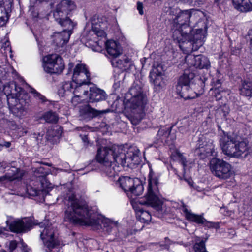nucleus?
Returning <instances> with one entry per match:
<instances>
[{"label": "nucleus", "instance_id": "obj_52", "mask_svg": "<svg viewBox=\"0 0 252 252\" xmlns=\"http://www.w3.org/2000/svg\"><path fill=\"white\" fill-rule=\"evenodd\" d=\"M183 127H180L179 128V131H180V132H183Z\"/></svg>", "mask_w": 252, "mask_h": 252}, {"label": "nucleus", "instance_id": "obj_7", "mask_svg": "<svg viewBox=\"0 0 252 252\" xmlns=\"http://www.w3.org/2000/svg\"><path fill=\"white\" fill-rule=\"evenodd\" d=\"M193 12L188 10L182 11L176 17L175 22L179 25V28L173 32V37L179 43L183 44L187 41L190 42V45L194 44L192 29L189 26Z\"/></svg>", "mask_w": 252, "mask_h": 252}, {"label": "nucleus", "instance_id": "obj_29", "mask_svg": "<svg viewBox=\"0 0 252 252\" xmlns=\"http://www.w3.org/2000/svg\"><path fill=\"white\" fill-rule=\"evenodd\" d=\"M73 85L71 82H65L63 83L58 90V94L63 97L72 94Z\"/></svg>", "mask_w": 252, "mask_h": 252}, {"label": "nucleus", "instance_id": "obj_33", "mask_svg": "<svg viewBox=\"0 0 252 252\" xmlns=\"http://www.w3.org/2000/svg\"><path fill=\"white\" fill-rule=\"evenodd\" d=\"M61 26L65 28L63 31L70 32V35L72 33V30L76 25V24L73 22L68 16L64 20L62 21V23H59Z\"/></svg>", "mask_w": 252, "mask_h": 252}, {"label": "nucleus", "instance_id": "obj_35", "mask_svg": "<svg viewBox=\"0 0 252 252\" xmlns=\"http://www.w3.org/2000/svg\"><path fill=\"white\" fill-rule=\"evenodd\" d=\"M43 118L48 123H56L58 120L56 114L51 111L46 113L43 116Z\"/></svg>", "mask_w": 252, "mask_h": 252}, {"label": "nucleus", "instance_id": "obj_57", "mask_svg": "<svg viewBox=\"0 0 252 252\" xmlns=\"http://www.w3.org/2000/svg\"><path fill=\"white\" fill-rule=\"evenodd\" d=\"M162 130H159V131H158V133L160 134V133H162Z\"/></svg>", "mask_w": 252, "mask_h": 252}, {"label": "nucleus", "instance_id": "obj_22", "mask_svg": "<svg viewBox=\"0 0 252 252\" xmlns=\"http://www.w3.org/2000/svg\"><path fill=\"white\" fill-rule=\"evenodd\" d=\"M177 92L180 96L185 99H193L197 94L191 89L190 86L177 85Z\"/></svg>", "mask_w": 252, "mask_h": 252}, {"label": "nucleus", "instance_id": "obj_43", "mask_svg": "<svg viewBox=\"0 0 252 252\" xmlns=\"http://www.w3.org/2000/svg\"><path fill=\"white\" fill-rule=\"evenodd\" d=\"M34 135V138L36 139L37 143H41V141H42V137H43V133H38L36 134V133H34L33 134Z\"/></svg>", "mask_w": 252, "mask_h": 252}, {"label": "nucleus", "instance_id": "obj_53", "mask_svg": "<svg viewBox=\"0 0 252 252\" xmlns=\"http://www.w3.org/2000/svg\"><path fill=\"white\" fill-rule=\"evenodd\" d=\"M73 67L72 63H70L69 64V69H70V68H71V67Z\"/></svg>", "mask_w": 252, "mask_h": 252}, {"label": "nucleus", "instance_id": "obj_60", "mask_svg": "<svg viewBox=\"0 0 252 252\" xmlns=\"http://www.w3.org/2000/svg\"><path fill=\"white\" fill-rule=\"evenodd\" d=\"M1 252H6V251H5V250H2V251H1Z\"/></svg>", "mask_w": 252, "mask_h": 252}, {"label": "nucleus", "instance_id": "obj_1", "mask_svg": "<svg viewBox=\"0 0 252 252\" xmlns=\"http://www.w3.org/2000/svg\"><path fill=\"white\" fill-rule=\"evenodd\" d=\"M66 192L61 195L66 206L64 216L65 221L89 225L97 229L101 228L108 234L117 235V222L108 218L96 217L92 212L85 201L76 198L72 189H66Z\"/></svg>", "mask_w": 252, "mask_h": 252}, {"label": "nucleus", "instance_id": "obj_15", "mask_svg": "<svg viewBox=\"0 0 252 252\" xmlns=\"http://www.w3.org/2000/svg\"><path fill=\"white\" fill-rule=\"evenodd\" d=\"M182 204V211L186 219L189 221L203 225L208 228H218L219 227V223L208 221L202 215H199L193 213L191 210H188L183 203Z\"/></svg>", "mask_w": 252, "mask_h": 252}, {"label": "nucleus", "instance_id": "obj_48", "mask_svg": "<svg viewBox=\"0 0 252 252\" xmlns=\"http://www.w3.org/2000/svg\"><path fill=\"white\" fill-rule=\"evenodd\" d=\"M6 164V163L4 162L0 163V167L2 168V170H3L4 169H5L6 168L5 167Z\"/></svg>", "mask_w": 252, "mask_h": 252}, {"label": "nucleus", "instance_id": "obj_44", "mask_svg": "<svg viewBox=\"0 0 252 252\" xmlns=\"http://www.w3.org/2000/svg\"><path fill=\"white\" fill-rule=\"evenodd\" d=\"M137 10L139 11V14L140 15H142L143 14V11L142 10V8H143L142 3H140L139 2H137Z\"/></svg>", "mask_w": 252, "mask_h": 252}, {"label": "nucleus", "instance_id": "obj_36", "mask_svg": "<svg viewBox=\"0 0 252 252\" xmlns=\"http://www.w3.org/2000/svg\"><path fill=\"white\" fill-rule=\"evenodd\" d=\"M195 252H207L206 250L205 242L203 240L196 243L193 246Z\"/></svg>", "mask_w": 252, "mask_h": 252}, {"label": "nucleus", "instance_id": "obj_54", "mask_svg": "<svg viewBox=\"0 0 252 252\" xmlns=\"http://www.w3.org/2000/svg\"><path fill=\"white\" fill-rule=\"evenodd\" d=\"M3 148V145L1 144H0V151L2 150Z\"/></svg>", "mask_w": 252, "mask_h": 252}, {"label": "nucleus", "instance_id": "obj_47", "mask_svg": "<svg viewBox=\"0 0 252 252\" xmlns=\"http://www.w3.org/2000/svg\"><path fill=\"white\" fill-rule=\"evenodd\" d=\"M3 147L4 146L6 148H8L11 146V143L10 142H4L3 144Z\"/></svg>", "mask_w": 252, "mask_h": 252}, {"label": "nucleus", "instance_id": "obj_18", "mask_svg": "<svg viewBox=\"0 0 252 252\" xmlns=\"http://www.w3.org/2000/svg\"><path fill=\"white\" fill-rule=\"evenodd\" d=\"M196 148L200 149L201 152H205L207 156H216L213 140L207 134L200 135L197 141Z\"/></svg>", "mask_w": 252, "mask_h": 252}, {"label": "nucleus", "instance_id": "obj_8", "mask_svg": "<svg viewBox=\"0 0 252 252\" xmlns=\"http://www.w3.org/2000/svg\"><path fill=\"white\" fill-rule=\"evenodd\" d=\"M223 153L230 157L238 158L246 152L248 149V144L245 141H239L237 138L227 137V141H221Z\"/></svg>", "mask_w": 252, "mask_h": 252}, {"label": "nucleus", "instance_id": "obj_2", "mask_svg": "<svg viewBox=\"0 0 252 252\" xmlns=\"http://www.w3.org/2000/svg\"><path fill=\"white\" fill-rule=\"evenodd\" d=\"M96 159L102 164V170L107 176L115 177L119 171V165L129 166L139 163V151L130 148L126 153L125 150L118 146L101 147L97 150Z\"/></svg>", "mask_w": 252, "mask_h": 252}, {"label": "nucleus", "instance_id": "obj_4", "mask_svg": "<svg viewBox=\"0 0 252 252\" xmlns=\"http://www.w3.org/2000/svg\"><path fill=\"white\" fill-rule=\"evenodd\" d=\"M89 34L93 36L86 42V46L92 48V50L101 52L105 47L108 54L116 58L122 53L120 44L114 40L106 41V34L104 31L97 27H92Z\"/></svg>", "mask_w": 252, "mask_h": 252}, {"label": "nucleus", "instance_id": "obj_20", "mask_svg": "<svg viewBox=\"0 0 252 252\" xmlns=\"http://www.w3.org/2000/svg\"><path fill=\"white\" fill-rule=\"evenodd\" d=\"M6 223L9 226V229L11 231L15 232H23L25 231L29 227L30 224L26 219L22 220H15L11 221L9 224V221Z\"/></svg>", "mask_w": 252, "mask_h": 252}, {"label": "nucleus", "instance_id": "obj_34", "mask_svg": "<svg viewBox=\"0 0 252 252\" xmlns=\"http://www.w3.org/2000/svg\"><path fill=\"white\" fill-rule=\"evenodd\" d=\"M171 157L174 160L178 161L182 164L184 167H185L187 162L186 159L179 151L176 150L172 154Z\"/></svg>", "mask_w": 252, "mask_h": 252}, {"label": "nucleus", "instance_id": "obj_31", "mask_svg": "<svg viewBox=\"0 0 252 252\" xmlns=\"http://www.w3.org/2000/svg\"><path fill=\"white\" fill-rule=\"evenodd\" d=\"M62 130L61 127L55 126L50 127L47 131L46 138L48 140H52L54 137H59L62 134Z\"/></svg>", "mask_w": 252, "mask_h": 252}, {"label": "nucleus", "instance_id": "obj_21", "mask_svg": "<svg viewBox=\"0 0 252 252\" xmlns=\"http://www.w3.org/2000/svg\"><path fill=\"white\" fill-rule=\"evenodd\" d=\"M25 173V172L24 170L12 167L8 170V172L4 176L0 177V181H4L5 179H8L11 181L15 179H21Z\"/></svg>", "mask_w": 252, "mask_h": 252}, {"label": "nucleus", "instance_id": "obj_58", "mask_svg": "<svg viewBox=\"0 0 252 252\" xmlns=\"http://www.w3.org/2000/svg\"><path fill=\"white\" fill-rule=\"evenodd\" d=\"M217 83H218V84H220V80H217Z\"/></svg>", "mask_w": 252, "mask_h": 252}, {"label": "nucleus", "instance_id": "obj_30", "mask_svg": "<svg viewBox=\"0 0 252 252\" xmlns=\"http://www.w3.org/2000/svg\"><path fill=\"white\" fill-rule=\"evenodd\" d=\"M103 111H98L92 108L89 105L85 106L81 110V113L82 114H87L89 117L93 118L96 117L102 113Z\"/></svg>", "mask_w": 252, "mask_h": 252}, {"label": "nucleus", "instance_id": "obj_10", "mask_svg": "<svg viewBox=\"0 0 252 252\" xmlns=\"http://www.w3.org/2000/svg\"><path fill=\"white\" fill-rule=\"evenodd\" d=\"M118 182L121 188L126 192H130L134 196H139L143 192V186L141 180L137 178L121 177L119 178Z\"/></svg>", "mask_w": 252, "mask_h": 252}, {"label": "nucleus", "instance_id": "obj_61", "mask_svg": "<svg viewBox=\"0 0 252 252\" xmlns=\"http://www.w3.org/2000/svg\"><path fill=\"white\" fill-rule=\"evenodd\" d=\"M219 0H215L216 2H217Z\"/></svg>", "mask_w": 252, "mask_h": 252}, {"label": "nucleus", "instance_id": "obj_42", "mask_svg": "<svg viewBox=\"0 0 252 252\" xmlns=\"http://www.w3.org/2000/svg\"><path fill=\"white\" fill-rule=\"evenodd\" d=\"M31 92L35 94V96H37L39 99H41L42 101H44V97L39 94L38 93L36 92V91L34 89H32Z\"/></svg>", "mask_w": 252, "mask_h": 252}, {"label": "nucleus", "instance_id": "obj_51", "mask_svg": "<svg viewBox=\"0 0 252 252\" xmlns=\"http://www.w3.org/2000/svg\"><path fill=\"white\" fill-rule=\"evenodd\" d=\"M32 16L34 17H37L38 16V13H34L32 14Z\"/></svg>", "mask_w": 252, "mask_h": 252}, {"label": "nucleus", "instance_id": "obj_41", "mask_svg": "<svg viewBox=\"0 0 252 252\" xmlns=\"http://www.w3.org/2000/svg\"><path fill=\"white\" fill-rule=\"evenodd\" d=\"M8 19V16H0V27L5 25Z\"/></svg>", "mask_w": 252, "mask_h": 252}, {"label": "nucleus", "instance_id": "obj_28", "mask_svg": "<svg viewBox=\"0 0 252 252\" xmlns=\"http://www.w3.org/2000/svg\"><path fill=\"white\" fill-rule=\"evenodd\" d=\"M87 84H76L75 89L73 91V94L83 97L86 100L89 93L88 86Z\"/></svg>", "mask_w": 252, "mask_h": 252}, {"label": "nucleus", "instance_id": "obj_32", "mask_svg": "<svg viewBox=\"0 0 252 252\" xmlns=\"http://www.w3.org/2000/svg\"><path fill=\"white\" fill-rule=\"evenodd\" d=\"M241 94L246 96H252V82H244L240 89Z\"/></svg>", "mask_w": 252, "mask_h": 252}, {"label": "nucleus", "instance_id": "obj_13", "mask_svg": "<svg viewBox=\"0 0 252 252\" xmlns=\"http://www.w3.org/2000/svg\"><path fill=\"white\" fill-rule=\"evenodd\" d=\"M75 8V5L71 1L63 0L57 4L56 9L53 12L55 20L58 23H62L69 15V12Z\"/></svg>", "mask_w": 252, "mask_h": 252}, {"label": "nucleus", "instance_id": "obj_5", "mask_svg": "<svg viewBox=\"0 0 252 252\" xmlns=\"http://www.w3.org/2000/svg\"><path fill=\"white\" fill-rule=\"evenodd\" d=\"M159 176L150 168L148 176L147 192L144 197L137 200L136 203L150 206L155 208L161 217L165 212L164 206L159 196L158 184Z\"/></svg>", "mask_w": 252, "mask_h": 252}, {"label": "nucleus", "instance_id": "obj_50", "mask_svg": "<svg viewBox=\"0 0 252 252\" xmlns=\"http://www.w3.org/2000/svg\"><path fill=\"white\" fill-rule=\"evenodd\" d=\"M82 140H83L84 142H86V140H87V136H84L82 138Z\"/></svg>", "mask_w": 252, "mask_h": 252}, {"label": "nucleus", "instance_id": "obj_19", "mask_svg": "<svg viewBox=\"0 0 252 252\" xmlns=\"http://www.w3.org/2000/svg\"><path fill=\"white\" fill-rule=\"evenodd\" d=\"M106 94L105 92L95 86L89 87V91L86 100L89 102H95L105 100Z\"/></svg>", "mask_w": 252, "mask_h": 252}, {"label": "nucleus", "instance_id": "obj_46", "mask_svg": "<svg viewBox=\"0 0 252 252\" xmlns=\"http://www.w3.org/2000/svg\"><path fill=\"white\" fill-rule=\"evenodd\" d=\"M10 46V42L8 40H6L4 43V45H3V47L4 48H8Z\"/></svg>", "mask_w": 252, "mask_h": 252}, {"label": "nucleus", "instance_id": "obj_12", "mask_svg": "<svg viewBox=\"0 0 252 252\" xmlns=\"http://www.w3.org/2000/svg\"><path fill=\"white\" fill-rule=\"evenodd\" d=\"M210 168L212 173L220 179H226L232 175L231 165L222 159L213 158L210 161Z\"/></svg>", "mask_w": 252, "mask_h": 252}, {"label": "nucleus", "instance_id": "obj_24", "mask_svg": "<svg viewBox=\"0 0 252 252\" xmlns=\"http://www.w3.org/2000/svg\"><path fill=\"white\" fill-rule=\"evenodd\" d=\"M234 8L242 12L252 11V3L250 0H232Z\"/></svg>", "mask_w": 252, "mask_h": 252}, {"label": "nucleus", "instance_id": "obj_56", "mask_svg": "<svg viewBox=\"0 0 252 252\" xmlns=\"http://www.w3.org/2000/svg\"><path fill=\"white\" fill-rule=\"evenodd\" d=\"M218 91H219L218 90H216V89H215V91H216V92H215V94H217H217H219V93H218Z\"/></svg>", "mask_w": 252, "mask_h": 252}, {"label": "nucleus", "instance_id": "obj_37", "mask_svg": "<svg viewBox=\"0 0 252 252\" xmlns=\"http://www.w3.org/2000/svg\"><path fill=\"white\" fill-rule=\"evenodd\" d=\"M125 61V57L123 59H117L116 58H114L112 61L111 63L112 65L115 67H118L121 69V68H124V66L123 64L124 63Z\"/></svg>", "mask_w": 252, "mask_h": 252}, {"label": "nucleus", "instance_id": "obj_25", "mask_svg": "<svg viewBox=\"0 0 252 252\" xmlns=\"http://www.w3.org/2000/svg\"><path fill=\"white\" fill-rule=\"evenodd\" d=\"M6 245L8 248L9 252H31L27 250V245L23 240L20 241L18 245L15 240L10 241Z\"/></svg>", "mask_w": 252, "mask_h": 252}, {"label": "nucleus", "instance_id": "obj_40", "mask_svg": "<svg viewBox=\"0 0 252 252\" xmlns=\"http://www.w3.org/2000/svg\"><path fill=\"white\" fill-rule=\"evenodd\" d=\"M8 16V11L6 9L5 6L3 4L0 3V16Z\"/></svg>", "mask_w": 252, "mask_h": 252}, {"label": "nucleus", "instance_id": "obj_55", "mask_svg": "<svg viewBox=\"0 0 252 252\" xmlns=\"http://www.w3.org/2000/svg\"><path fill=\"white\" fill-rule=\"evenodd\" d=\"M9 4L10 5H11V3H12V0H9Z\"/></svg>", "mask_w": 252, "mask_h": 252}, {"label": "nucleus", "instance_id": "obj_39", "mask_svg": "<svg viewBox=\"0 0 252 252\" xmlns=\"http://www.w3.org/2000/svg\"><path fill=\"white\" fill-rule=\"evenodd\" d=\"M124 66V68H121L123 70H127L129 69V67L131 65V63L130 61V60L127 58L125 57V61L124 63L123 64Z\"/></svg>", "mask_w": 252, "mask_h": 252}, {"label": "nucleus", "instance_id": "obj_23", "mask_svg": "<svg viewBox=\"0 0 252 252\" xmlns=\"http://www.w3.org/2000/svg\"><path fill=\"white\" fill-rule=\"evenodd\" d=\"M70 36V32L63 31L58 33H55L53 36V41L56 46L62 47L66 44Z\"/></svg>", "mask_w": 252, "mask_h": 252}, {"label": "nucleus", "instance_id": "obj_49", "mask_svg": "<svg viewBox=\"0 0 252 252\" xmlns=\"http://www.w3.org/2000/svg\"><path fill=\"white\" fill-rule=\"evenodd\" d=\"M37 170H38V172H41V173L43 172V168L42 167H41V166L38 167L37 168Z\"/></svg>", "mask_w": 252, "mask_h": 252}, {"label": "nucleus", "instance_id": "obj_3", "mask_svg": "<svg viewBox=\"0 0 252 252\" xmlns=\"http://www.w3.org/2000/svg\"><path fill=\"white\" fill-rule=\"evenodd\" d=\"M129 98L125 101V108H129L131 114L128 117L133 125H138L144 116V110L147 103L146 96L140 85L134 84L126 94Z\"/></svg>", "mask_w": 252, "mask_h": 252}, {"label": "nucleus", "instance_id": "obj_17", "mask_svg": "<svg viewBox=\"0 0 252 252\" xmlns=\"http://www.w3.org/2000/svg\"><path fill=\"white\" fill-rule=\"evenodd\" d=\"M185 60L188 65L199 69H208L210 67V62L207 57L202 55H188Z\"/></svg>", "mask_w": 252, "mask_h": 252}, {"label": "nucleus", "instance_id": "obj_11", "mask_svg": "<svg viewBox=\"0 0 252 252\" xmlns=\"http://www.w3.org/2000/svg\"><path fill=\"white\" fill-rule=\"evenodd\" d=\"M44 70L49 74H60L64 68L63 59L57 54H50L43 58Z\"/></svg>", "mask_w": 252, "mask_h": 252}, {"label": "nucleus", "instance_id": "obj_27", "mask_svg": "<svg viewBox=\"0 0 252 252\" xmlns=\"http://www.w3.org/2000/svg\"><path fill=\"white\" fill-rule=\"evenodd\" d=\"M194 77L195 75L193 73L186 70L179 78L178 85L190 86Z\"/></svg>", "mask_w": 252, "mask_h": 252}, {"label": "nucleus", "instance_id": "obj_26", "mask_svg": "<svg viewBox=\"0 0 252 252\" xmlns=\"http://www.w3.org/2000/svg\"><path fill=\"white\" fill-rule=\"evenodd\" d=\"M133 208L135 210L136 217L140 221L146 223L151 220V215L148 211L144 210L140 207L136 206V205H133Z\"/></svg>", "mask_w": 252, "mask_h": 252}, {"label": "nucleus", "instance_id": "obj_6", "mask_svg": "<svg viewBox=\"0 0 252 252\" xmlns=\"http://www.w3.org/2000/svg\"><path fill=\"white\" fill-rule=\"evenodd\" d=\"M3 91L7 96V103L11 111L18 117L24 116L28 103L23 98L24 95L22 88L12 82L4 86Z\"/></svg>", "mask_w": 252, "mask_h": 252}, {"label": "nucleus", "instance_id": "obj_14", "mask_svg": "<svg viewBox=\"0 0 252 252\" xmlns=\"http://www.w3.org/2000/svg\"><path fill=\"white\" fill-rule=\"evenodd\" d=\"M150 82L157 90H160L165 86V75L163 67L160 64H154L150 72Z\"/></svg>", "mask_w": 252, "mask_h": 252}, {"label": "nucleus", "instance_id": "obj_16", "mask_svg": "<svg viewBox=\"0 0 252 252\" xmlns=\"http://www.w3.org/2000/svg\"><path fill=\"white\" fill-rule=\"evenodd\" d=\"M72 81L75 84H87L90 82V73L85 64H77L73 71Z\"/></svg>", "mask_w": 252, "mask_h": 252}, {"label": "nucleus", "instance_id": "obj_45", "mask_svg": "<svg viewBox=\"0 0 252 252\" xmlns=\"http://www.w3.org/2000/svg\"><path fill=\"white\" fill-rule=\"evenodd\" d=\"M7 231V229L5 227L0 226V236H6L5 232Z\"/></svg>", "mask_w": 252, "mask_h": 252}, {"label": "nucleus", "instance_id": "obj_9", "mask_svg": "<svg viewBox=\"0 0 252 252\" xmlns=\"http://www.w3.org/2000/svg\"><path fill=\"white\" fill-rule=\"evenodd\" d=\"M40 238L43 241L46 251L51 252L53 249H58L60 246V242L56 235V229L51 224H39Z\"/></svg>", "mask_w": 252, "mask_h": 252}, {"label": "nucleus", "instance_id": "obj_38", "mask_svg": "<svg viewBox=\"0 0 252 252\" xmlns=\"http://www.w3.org/2000/svg\"><path fill=\"white\" fill-rule=\"evenodd\" d=\"M81 98H83V97H82L80 96H77L76 95H73V96L72 98L71 99V103L74 106L77 105L79 103H80L82 99Z\"/></svg>", "mask_w": 252, "mask_h": 252}, {"label": "nucleus", "instance_id": "obj_59", "mask_svg": "<svg viewBox=\"0 0 252 252\" xmlns=\"http://www.w3.org/2000/svg\"><path fill=\"white\" fill-rule=\"evenodd\" d=\"M180 47L181 49H182V48H183V45H180Z\"/></svg>", "mask_w": 252, "mask_h": 252}]
</instances>
